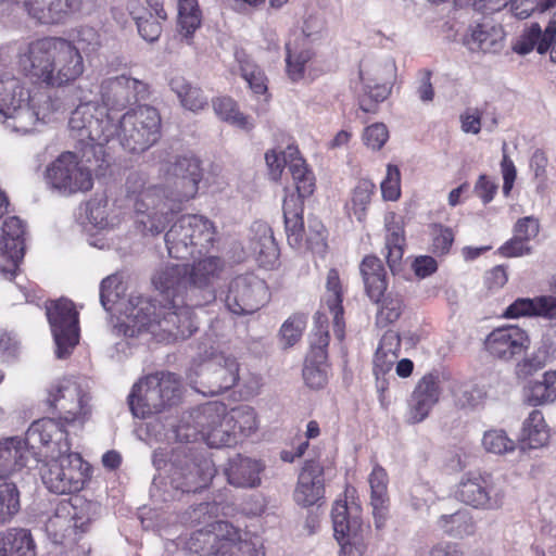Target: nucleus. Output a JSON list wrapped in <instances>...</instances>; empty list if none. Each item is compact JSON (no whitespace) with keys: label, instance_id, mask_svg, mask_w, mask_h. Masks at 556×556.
<instances>
[{"label":"nucleus","instance_id":"f257e3e1","mask_svg":"<svg viewBox=\"0 0 556 556\" xmlns=\"http://www.w3.org/2000/svg\"><path fill=\"white\" fill-rule=\"evenodd\" d=\"M152 282L160 299L130 300L125 334L150 333L159 343H174L190 338L198 326L193 308L205 301L193 299L188 280V265L177 264L159 269Z\"/></svg>","mask_w":556,"mask_h":556},{"label":"nucleus","instance_id":"f03ea898","mask_svg":"<svg viewBox=\"0 0 556 556\" xmlns=\"http://www.w3.org/2000/svg\"><path fill=\"white\" fill-rule=\"evenodd\" d=\"M164 186L149 185L144 174H130L125 184L126 198L134 202L137 222L144 232L161 233L182 204L193 199L203 178L201 160L193 153L175 156L162 167Z\"/></svg>","mask_w":556,"mask_h":556},{"label":"nucleus","instance_id":"7ed1b4c3","mask_svg":"<svg viewBox=\"0 0 556 556\" xmlns=\"http://www.w3.org/2000/svg\"><path fill=\"white\" fill-rule=\"evenodd\" d=\"M102 103L84 102L76 106L68 121L70 136L81 160L91 156L103 160L105 144L114 138L116 117L112 111H121L130 104L147 100L150 87L147 83L126 75L104 79L100 86Z\"/></svg>","mask_w":556,"mask_h":556},{"label":"nucleus","instance_id":"20e7f679","mask_svg":"<svg viewBox=\"0 0 556 556\" xmlns=\"http://www.w3.org/2000/svg\"><path fill=\"white\" fill-rule=\"evenodd\" d=\"M17 65L23 75L46 88H63L75 84L85 73L80 49L72 40L47 36L20 49Z\"/></svg>","mask_w":556,"mask_h":556},{"label":"nucleus","instance_id":"39448f33","mask_svg":"<svg viewBox=\"0 0 556 556\" xmlns=\"http://www.w3.org/2000/svg\"><path fill=\"white\" fill-rule=\"evenodd\" d=\"M98 508V503L81 495L59 501L46 522L47 535L54 544H76L89 531Z\"/></svg>","mask_w":556,"mask_h":556},{"label":"nucleus","instance_id":"423d86ee","mask_svg":"<svg viewBox=\"0 0 556 556\" xmlns=\"http://www.w3.org/2000/svg\"><path fill=\"white\" fill-rule=\"evenodd\" d=\"M182 384L176 374L157 371L135 383L128 404L136 417L146 418L177 405L181 401Z\"/></svg>","mask_w":556,"mask_h":556},{"label":"nucleus","instance_id":"0eeeda50","mask_svg":"<svg viewBox=\"0 0 556 556\" xmlns=\"http://www.w3.org/2000/svg\"><path fill=\"white\" fill-rule=\"evenodd\" d=\"M187 548L201 556H264L262 546L242 539L239 529L228 521H215L194 531L187 541Z\"/></svg>","mask_w":556,"mask_h":556},{"label":"nucleus","instance_id":"6e6552de","mask_svg":"<svg viewBox=\"0 0 556 556\" xmlns=\"http://www.w3.org/2000/svg\"><path fill=\"white\" fill-rule=\"evenodd\" d=\"M215 233L210 219L200 215H184L165 233L168 254L177 260L201 256L213 247Z\"/></svg>","mask_w":556,"mask_h":556},{"label":"nucleus","instance_id":"1a4fd4ad","mask_svg":"<svg viewBox=\"0 0 556 556\" xmlns=\"http://www.w3.org/2000/svg\"><path fill=\"white\" fill-rule=\"evenodd\" d=\"M129 153H143L162 137L160 112L151 105H138L125 112L115 123L114 137Z\"/></svg>","mask_w":556,"mask_h":556},{"label":"nucleus","instance_id":"9d476101","mask_svg":"<svg viewBox=\"0 0 556 556\" xmlns=\"http://www.w3.org/2000/svg\"><path fill=\"white\" fill-rule=\"evenodd\" d=\"M88 464L76 452L63 453L50 458L41 470L45 486L54 494H75L81 491L88 479Z\"/></svg>","mask_w":556,"mask_h":556},{"label":"nucleus","instance_id":"9b49d317","mask_svg":"<svg viewBox=\"0 0 556 556\" xmlns=\"http://www.w3.org/2000/svg\"><path fill=\"white\" fill-rule=\"evenodd\" d=\"M47 404L59 412V418L65 425L72 427L84 426L91 415L87 394L71 378L59 379L49 387Z\"/></svg>","mask_w":556,"mask_h":556},{"label":"nucleus","instance_id":"f8f14e48","mask_svg":"<svg viewBox=\"0 0 556 556\" xmlns=\"http://www.w3.org/2000/svg\"><path fill=\"white\" fill-rule=\"evenodd\" d=\"M46 314L56 345L55 355L66 358L79 342V313L73 301L61 298L46 306Z\"/></svg>","mask_w":556,"mask_h":556},{"label":"nucleus","instance_id":"ddd939ff","mask_svg":"<svg viewBox=\"0 0 556 556\" xmlns=\"http://www.w3.org/2000/svg\"><path fill=\"white\" fill-rule=\"evenodd\" d=\"M60 418H40L35 420L27 429L25 442L33 451L46 458H54L72 450L67 428Z\"/></svg>","mask_w":556,"mask_h":556},{"label":"nucleus","instance_id":"4468645a","mask_svg":"<svg viewBox=\"0 0 556 556\" xmlns=\"http://www.w3.org/2000/svg\"><path fill=\"white\" fill-rule=\"evenodd\" d=\"M268 298L269 291L265 280L254 274H244L230 281L225 305L235 315H250L264 306Z\"/></svg>","mask_w":556,"mask_h":556},{"label":"nucleus","instance_id":"2eb2a0df","mask_svg":"<svg viewBox=\"0 0 556 556\" xmlns=\"http://www.w3.org/2000/svg\"><path fill=\"white\" fill-rule=\"evenodd\" d=\"M192 417L198 434L210 447L235 446L225 403H205L193 412Z\"/></svg>","mask_w":556,"mask_h":556},{"label":"nucleus","instance_id":"dca6fc26","mask_svg":"<svg viewBox=\"0 0 556 556\" xmlns=\"http://www.w3.org/2000/svg\"><path fill=\"white\" fill-rule=\"evenodd\" d=\"M46 177L53 188L67 193L88 191L93 186L91 170L81 166L77 155L71 151L61 153L47 167Z\"/></svg>","mask_w":556,"mask_h":556},{"label":"nucleus","instance_id":"f3484780","mask_svg":"<svg viewBox=\"0 0 556 556\" xmlns=\"http://www.w3.org/2000/svg\"><path fill=\"white\" fill-rule=\"evenodd\" d=\"M331 518L334 538L341 546L339 556H351L353 549L362 555L366 549L365 538L369 526L364 525L359 516H350L345 500L334 502Z\"/></svg>","mask_w":556,"mask_h":556},{"label":"nucleus","instance_id":"a211bd4d","mask_svg":"<svg viewBox=\"0 0 556 556\" xmlns=\"http://www.w3.org/2000/svg\"><path fill=\"white\" fill-rule=\"evenodd\" d=\"M455 497L476 509L495 510L503 506L504 492L496 489L489 473L469 472L459 481Z\"/></svg>","mask_w":556,"mask_h":556},{"label":"nucleus","instance_id":"6ab92c4d","mask_svg":"<svg viewBox=\"0 0 556 556\" xmlns=\"http://www.w3.org/2000/svg\"><path fill=\"white\" fill-rule=\"evenodd\" d=\"M530 346V338L526 330L518 326L507 325L493 329L483 341V349L494 361L508 363Z\"/></svg>","mask_w":556,"mask_h":556},{"label":"nucleus","instance_id":"aec40b11","mask_svg":"<svg viewBox=\"0 0 556 556\" xmlns=\"http://www.w3.org/2000/svg\"><path fill=\"white\" fill-rule=\"evenodd\" d=\"M25 254V225L17 216L8 217L2 225L0 241V273L13 280Z\"/></svg>","mask_w":556,"mask_h":556},{"label":"nucleus","instance_id":"412c9836","mask_svg":"<svg viewBox=\"0 0 556 556\" xmlns=\"http://www.w3.org/2000/svg\"><path fill=\"white\" fill-rule=\"evenodd\" d=\"M146 8L140 0H127L126 10L132 17L138 34L148 42H155L163 33V24L167 22L168 14L164 0H146Z\"/></svg>","mask_w":556,"mask_h":556},{"label":"nucleus","instance_id":"4be33fe9","mask_svg":"<svg viewBox=\"0 0 556 556\" xmlns=\"http://www.w3.org/2000/svg\"><path fill=\"white\" fill-rule=\"evenodd\" d=\"M216 473L212 459L199 457L176 466L170 475V484L184 493H195L206 488Z\"/></svg>","mask_w":556,"mask_h":556},{"label":"nucleus","instance_id":"5701e85b","mask_svg":"<svg viewBox=\"0 0 556 556\" xmlns=\"http://www.w3.org/2000/svg\"><path fill=\"white\" fill-rule=\"evenodd\" d=\"M325 469L317 459L304 462L293 492L295 503L302 507L317 504L325 495Z\"/></svg>","mask_w":556,"mask_h":556},{"label":"nucleus","instance_id":"b1692460","mask_svg":"<svg viewBox=\"0 0 556 556\" xmlns=\"http://www.w3.org/2000/svg\"><path fill=\"white\" fill-rule=\"evenodd\" d=\"M440 394V379L437 374L429 372L421 377L408 400V421H424L439 402Z\"/></svg>","mask_w":556,"mask_h":556},{"label":"nucleus","instance_id":"393cba45","mask_svg":"<svg viewBox=\"0 0 556 556\" xmlns=\"http://www.w3.org/2000/svg\"><path fill=\"white\" fill-rule=\"evenodd\" d=\"M239 381V363L235 357H225L223 364L205 367L200 374L198 391L204 395H218Z\"/></svg>","mask_w":556,"mask_h":556},{"label":"nucleus","instance_id":"a878e982","mask_svg":"<svg viewBox=\"0 0 556 556\" xmlns=\"http://www.w3.org/2000/svg\"><path fill=\"white\" fill-rule=\"evenodd\" d=\"M224 270V261L219 256H207L188 265V280L190 292L193 299H198V292H207L210 299H205V303L215 298L213 290H208L213 283L219 279Z\"/></svg>","mask_w":556,"mask_h":556},{"label":"nucleus","instance_id":"bb28decb","mask_svg":"<svg viewBox=\"0 0 556 556\" xmlns=\"http://www.w3.org/2000/svg\"><path fill=\"white\" fill-rule=\"evenodd\" d=\"M263 469L264 466L260 460L237 454L228 460L225 475L231 485L255 488L261 484L260 475Z\"/></svg>","mask_w":556,"mask_h":556},{"label":"nucleus","instance_id":"cd10ccee","mask_svg":"<svg viewBox=\"0 0 556 556\" xmlns=\"http://www.w3.org/2000/svg\"><path fill=\"white\" fill-rule=\"evenodd\" d=\"M368 482L370 485V505L372 506L375 526L377 529H382L389 510V476L387 470L376 463L369 473Z\"/></svg>","mask_w":556,"mask_h":556},{"label":"nucleus","instance_id":"c85d7f7f","mask_svg":"<svg viewBox=\"0 0 556 556\" xmlns=\"http://www.w3.org/2000/svg\"><path fill=\"white\" fill-rule=\"evenodd\" d=\"M344 287L340 279V274L337 268H330L326 279L325 303L333 315V332L339 341H343L345 337V323H344Z\"/></svg>","mask_w":556,"mask_h":556},{"label":"nucleus","instance_id":"c756f323","mask_svg":"<svg viewBox=\"0 0 556 556\" xmlns=\"http://www.w3.org/2000/svg\"><path fill=\"white\" fill-rule=\"evenodd\" d=\"M30 453L25 440L17 437L2 439L0 441V480H5L22 470Z\"/></svg>","mask_w":556,"mask_h":556},{"label":"nucleus","instance_id":"7c9ffc66","mask_svg":"<svg viewBox=\"0 0 556 556\" xmlns=\"http://www.w3.org/2000/svg\"><path fill=\"white\" fill-rule=\"evenodd\" d=\"M552 8H556V0H554V5ZM555 35L556 11L544 30H542L538 23L531 24L515 43L514 50L519 54H527L533 50H536L540 54H544L548 51Z\"/></svg>","mask_w":556,"mask_h":556},{"label":"nucleus","instance_id":"2f4dec72","mask_svg":"<svg viewBox=\"0 0 556 556\" xmlns=\"http://www.w3.org/2000/svg\"><path fill=\"white\" fill-rule=\"evenodd\" d=\"M282 210L288 243L293 249L300 250L305 241L304 203L291 193L283 199Z\"/></svg>","mask_w":556,"mask_h":556},{"label":"nucleus","instance_id":"473e14b6","mask_svg":"<svg viewBox=\"0 0 556 556\" xmlns=\"http://www.w3.org/2000/svg\"><path fill=\"white\" fill-rule=\"evenodd\" d=\"M285 161L286 163L288 162V168L298 192L294 197L300 198L304 203V199L311 197L315 191L314 173L307 167L305 160L300 155V151L296 147H287Z\"/></svg>","mask_w":556,"mask_h":556},{"label":"nucleus","instance_id":"72a5a7b5","mask_svg":"<svg viewBox=\"0 0 556 556\" xmlns=\"http://www.w3.org/2000/svg\"><path fill=\"white\" fill-rule=\"evenodd\" d=\"M359 273L364 283L365 294L369 299L378 298L386 292L389 278L382 261L376 255H366L359 264Z\"/></svg>","mask_w":556,"mask_h":556},{"label":"nucleus","instance_id":"f704fd0d","mask_svg":"<svg viewBox=\"0 0 556 556\" xmlns=\"http://www.w3.org/2000/svg\"><path fill=\"white\" fill-rule=\"evenodd\" d=\"M369 300L377 305L375 325L380 329L395 324L406 309L405 298L400 291L387 290L378 298Z\"/></svg>","mask_w":556,"mask_h":556},{"label":"nucleus","instance_id":"c9c22d12","mask_svg":"<svg viewBox=\"0 0 556 556\" xmlns=\"http://www.w3.org/2000/svg\"><path fill=\"white\" fill-rule=\"evenodd\" d=\"M227 415L233 435V445L244 441L258 430L260 419L254 407L250 405H238L227 407Z\"/></svg>","mask_w":556,"mask_h":556},{"label":"nucleus","instance_id":"e433bc0d","mask_svg":"<svg viewBox=\"0 0 556 556\" xmlns=\"http://www.w3.org/2000/svg\"><path fill=\"white\" fill-rule=\"evenodd\" d=\"M0 556H36V543L29 530L9 528L0 535Z\"/></svg>","mask_w":556,"mask_h":556},{"label":"nucleus","instance_id":"4c0bfd02","mask_svg":"<svg viewBox=\"0 0 556 556\" xmlns=\"http://www.w3.org/2000/svg\"><path fill=\"white\" fill-rule=\"evenodd\" d=\"M549 440V428L544 419L543 413L533 409L525 419L519 443L521 448H539L547 444Z\"/></svg>","mask_w":556,"mask_h":556},{"label":"nucleus","instance_id":"58836bf2","mask_svg":"<svg viewBox=\"0 0 556 556\" xmlns=\"http://www.w3.org/2000/svg\"><path fill=\"white\" fill-rule=\"evenodd\" d=\"M315 58V52L308 47L305 40H294L286 45V73L293 83L302 80L305 71Z\"/></svg>","mask_w":556,"mask_h":556},{"label":"nucleus","instance_id":"ea45409f","mask_svg":"<svg viewBox=\"0 0 556 556\" xmlns=\"http://www.w3.org/2000/svg\"><path fill=\"white\" fill-rule=\"evenodd\" d=\"M202 25V11L198 0H177V31L186 43L191 45L195 31Z\"/></svg>","mask_w":556,"mask_h":556},{"label":"nucleus","instance_id":"a19ab883","mask_svg":"<svg viewBox=\"0 0 556 556\" xmlns=\"http://www.w3.org/2000/svg\"><path fill=\"white\" fill-rule=\"evenodd\" d=\"M170 90L177 96L181 106L191 112H200L208 105L203 90L182 76H174L169 81Z\"/></svg>","mask_w":556,"mask_h":556},{"label":"nucleus","instance_id":"79ce46f5","mask_svg":"<svg viewBox=\"0 0 556 556\" xmlns=\"http://www.w3.org/2000/svg\"><path fill=\"white\" fill-rule=\"evenodd\" d=\"M240 76L245 80L250 90L255 96H264L267 101L270 98L268 93V78L263 68L248 58L238 60Z\"/></svg>","mask_w":556,"mask_h":556},{"label":"nucleus","instance_id":"37998d69","mask_svg":"<svg viewBox=\"0 0 556 556\" xmlns=\"http://www.w3.org/2000/svg\"><path fill=\"white\" fill-rule=\"evenodd\" d=\"M212 106L215 114L220 119L228 122L241 129H252L253 125L249 117L239 111L238 103L231 97H217L212 101Z\"/></svg>","mask_w":556,"mask_h":556},{"label":"nucleus","instance_id":"c03bdc74","mask_svg":"<svg viewBox=\"0 0 556 556\" xmlns=\"http://www.w3.org/2000/svg\"><path fill=\"white\" fill-rule=\"evenodd\" d=\"M375 191L376 185L366 178L359 179L352 190L351 201L346 207L357 220L362 222L365 218Z\"/></svg>","mask_w":556,"mask_h":556},{"label":"nucleus","instance_id":"a18cd8bd","mask_svg":"<svg viewBox=\"0 0 556 556\" xmlns=\"http://www.w3.org/2000/svg\"><path fill=\"white\" fill-rule=\"evenodd\" d=\"M330 334L326 315L318 314L315 318V327L311 337V349L307 357L317 358L318 362L328 361V346Z\"/></svg>","mask_w":556,"mask_h":556},{"label":"nucleus","instance_id":"49530a36","mask_svg":"<svg viewBox=\"0 0 556 556\" xmlns=\"http://www.w3.org/2000/svg\"><path fill=\"white\" fill-rule=\"evenodd\" d=\"M21 509L20 491L15 483H0V525L10 522Z\"/></svg>","mask_w":556,"mask_h":556},{"label":"nucleus","instance_id":"de8ad7c7","mask_svg":"<svg viewBox=\"0 0 556 556\" xmlns=\"http://www.w3.org/2000/svg\"><path fill=\"white\" fill-rule=\"evenodd\" d=\"M405 232L403 227L401 226H388V235L386 238V249H387V263L391 270L400 265L405 248Z\"/></svg>","mask_w":556,"mask_h":556},{"label":"nucleus","instance_id":"09e8293b","mask_svg":"<svg viewBox=\"0 0 556 556\" xmlns=\"http://www.w3.org/2000/svg\"><path fill=\"white\" fill-rule=\"evenodd\" d=\"M430 229L429 251L438 257L446 256L455 241L453 229L442 224H432Z\"/></svg>","mask_w":556,"mask_h":556},{"label":"nucleus","instance_id":"8fccbe9b","mask_svg":"<svg viewBox=\"0 0 556 556\" xmlns=\"http://www.w3.org/2000/svg\"><path fill=\"white\" fill-rule=\"evenodd\" d=\"M328 361L318 362L317 358L306 356L302 372L305 384L311 389H323L328 382Z\"/></svg>","mask_w":556,"mask_h":556},{"label":"nucleus","instance_id":"3c124183","mask_svg":"<svg viewBox=\"0 0 556 556\" xmlns=\"http://www.w3.org/2000/svg\"><path fill=\"white\" fill-rule=\"evenodd\" d=\"M306 327V316L301 313L291 315L280 328V339L286 348L293 346L302 338Z\"/></svg>","mask_w":556,"mask_h":556},{"label":"nucleus","instance_id":"603ef678","mask_svg":"<svg viewBox=\"0 0 556 556\" xmlns=\"http://www.w3.org/2000/svg\"><path fill=\"white\" fill-rule=\"evenodd\" d=\"M53 1L54 0H16L15 2L22 3L28 16L36 22L53 25Z\"/></svg>","mask_w":556,"mask_h":556},{"label":"nucleus","instance_id":"864d4df0","mask_svg":"<svg viewBox=\"0 0 556 556\" xmlns=\"http://www.w3.org/2000/svg\"><path fill=\"white\" fill-rule=\"evenodd\" d=\"M384 201H397L401 198V172L396 165L388 164L387 174L380 184Z\"/></svg>","mask_w":556,"mask_h":556},{"label":"nucleus","instance_id":"5fc2aeb1","mask_svg":"<svg viewBox=\"0 0 556 556\" xmlns=\"http://www.w3.org/2000/svg\"><path fill=\"white\" fill-rule=\"evenodd\" d=\"M254 251L256 253V261L261 267L271 269L278 263L279 250L271 236L261 239L254 248Z\"/></svg>","mask_w":556,"mask_h":556},{"label":"nucleus","instance_id":"6e6d98bb","mask_svg":"<svg viewBox=\"0 0 556 556\" xmlns=\"http://www.w3.org/2000/svg\"><path fill=\"white\" fill-rule=\"evenodd\" d=\"M482 443L488 452L494 454H504L515 448V442L509 439L503 430L486 431L483 435Z\"/></svg>","mask_w":556,"mask_h":556},{"label":"nucleus","instance_id":"4d7b16f0","mask_svg":"<svg viewBox=\"0 0 556 556\" xmlns=\"http://www.w3.org/2000/svg\"><path fill=\"white\" fill-rule=\"evenodd\" d=\"M122 281L117 275L105 277L100 285V302L104 309L110 311L121 295Z\"/></svg>","mask_w":556,"mask_h":556},{"label":"nucleus","instance_id":"13d9d810","mask_svg":"<svg viewBox=\"0 0 556 556\" xmlns=\"http://www.w3.org/2000/svg\"><path fill=\"white\" fill-rule=\"evenodd\" d=\"M390 91V87L386 84L370 87L367 94L359 99L361 110L366 113H376L378 104L388 98Z\"/></svg>","mask_w":556,"mask_h":556},{"label":"nucleus","instance_id":"bf43d9fd","mask_svg":"<svg viewBox=\"0 0 556 556\" xmlns=\"http://www.w3.org/2000/svg\"><path fill=\"white\" fill-rule=\"evenodd\" d=\"M553 5L554 0H513L511 12L519 20H525L535 10L545 11Z\"/></svg>","mask_w":556,"mask_h":556},{"label":"nucleus","instance_id":"052dcab7","mask_svg":"<svg viewBox=\"0 0 556 556\" xmlns=\"http://www.w3.org/2000/svg\"><path fill=\"white\" fill-rule=\"evenodd\" d=\"M76 41L86 53L97 52L101 47L100 34L91 26H80L77 29Z\"/></svg>","mask_w":556,"mask_h":556},{"label":"nucleus","instance_id":"680f3d73","mask_svg":"<svg viewBox=\"0 0 556 556\" xmlns=\"http://www.w3.org/2000/svg\"><path fill=\"white\" fill-rule=\"evenodd\" d=\"M388 138V128L382 123H376L368 126L363 135L364 143L372 150H380L387 142Z\"/></svg>","mask_w":556,"mask_h":556},{"label":"nucleus","instance_id":"e2e57ef3","mask_svg":"<svg viewBox=\"0 0 556 556\" xmlns=\"http://www.w3.org/2000/svg\"><path fill=\"white\" fill-rule=\"evenodd\" d=\"M417 86L416 94L419 100L424 103H430L433 101L435 91L431 83L432 71L428 68L419 70L417 73Z\"/></svg>","mask_w":556,"mask_h":556},{"label":"nucleus","instance_id":"0e129e2a","mask_svg":"<svg viewBox=\"0 0 556 556\" xmlns=\"http://www.w3.org/2000/svg\"><path fill=\"white\" fill-rule=\"evenodd\" d=\"M508 281V266L496 265L486 270L483 276L484 287L489 291L502 289Z\"/></svg>","mask_w":556,"mask_h":556},{"label":"nucleus","instance_id":"69168bd1","mask_svg":"<svg viewBox=\"0 0 556 556\" xmlns=\"http://www.w3.org/2000/svg\"><path fill=\"white\" fill-rule=\"evenodd\" d=\"M85 0H54L53 24L63 23L70 15L79 12Z\"/></svg>","mask_w":556,"mask_h":556},{"label":"nucleus","instance_id":"338daca9","mask_svg":"<svg viewBox=\"0 0 556 556\" xmlns=\"http://www.w3.org/2000/svg\"><path fill=\"white\" fill-rule=\"evenodd\" d=\"M540 231L539 220L534 217L527 216L519 218L514 226V233L517 238H521L525 242H529L535 238Z\"/></svg>","mask_w":556,"mask_h":556},{"label":"nucleus","instance_id":"774afa93","mask_svg":"<svg viewBox=\"0 0 556 556\" xmlns=\"http://www.w3.org/2000/svg\"><path fill=\"white\" fill-rule=\"evenodd\" d=\"M526 400L528 404L532 406H538L553 401L544 379L541 381L530 382L527 389Z\"/></svg>","mask_w":556,"mask_h":556}]
</instances>
